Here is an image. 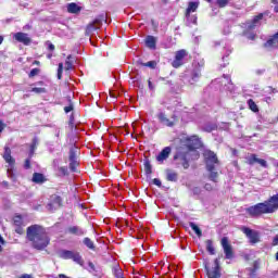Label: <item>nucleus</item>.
Masks as SVG:
<instances>
[{
  "label": "nucleus",
  "instance_id": "nucleus-47",
  "mask_svg": "<svg viewBox=\"0 0 278 278\" xmlns=\"http://www.w3.org/2000/svg\"><path fill=\"white\" fill-rule=\"evenodd\" d=\"M152 181L154 186H157V188H162V180H160V178H154Z\"/></svg>",
  "mask_w": 278,
  "mask_h": 278
},
{
  "label": "nucleus",
  "instance_id": "nucleus-60",
  "mask_svg": "<svg viewBox=\"0 0 278 278\" xmlns=\"http://www.w3.org/2000/svg\"><path fill=\"white\" fill-rule=\"evenodd\" d=\"M47 58H48V60H51V58H53V54L49 53V54L47 55Z\"/></svg>",
  "mask_w": 278,
  "mask_h": 278
},
{
  "label": "nucleus",
  "instance_id": "nucleus-5",
  "mask_svg": "<svg viewBox=\"0 0 278 278\" xmlns=\"http://www.w3.org/2000/svg\"><path fill=\"white\" fill-rule=\"evenodd\" d=\"M59 255L60 257H62V260H73V262H75L79 266H84V258L81 257V254H79V252L62 250Z\"/></svg>",
  "mask_w": 278,
  "mask_h": 278
},
{
  "label": "nucleus",
  "instance_id": "nucleus-59",
  "mask_svg": "<svg viewBox=\"0 0 278 278\" xmlns=\"http://www.w3.org/2000/svg\"><path fill=\"white\" fill-rule=\"evenodd\" d=\"M274 12L278 14V4L274 8Z\"/></svg>",
  "mask_w": 278,
  "mask_h": 278
},
{
  "label": "nucleus",
  "instance_id": "nucleus-19",
  "mask_svg": "<svg viewBox=\"0 0 278 278\" xmlns=\"http://www.w3.org/2000/svg\"><path fill=\"white\" fill-rule=\"evenodd\" d=\"M265 47H269L271 49L278 48V33L274 35L273 38L267 40V42L265 43Z\"/></svg>",
  "mask_w": 278,
  "mask_h": 278
},
{
  "label": "nucleus",
  "instance_id": "nucleus-18",
  "mask_svg": "<svg viewBox=\"0 0 278 278\" xmlns=\"http://www.w3.org/2000/svg\"><path fill=\"white\" fill-rule=\"evenodd\" d=\"M100 25H101L100 20H96L93 23L89 24L86 28V35L90 36V34H92V31H97V29H99Z\"/></svg>",
  "mask_w": 278,
  "mask_h": 278
},
{
  "label": "nucleus",
  "instance_id": "nucleus-20",
  "mask_svg": "<svg viewBox=\"0 0 278 278\" xmlns=\"http://www.w3.org/2000/svg\"><path fill=\"white\" fill-rule=\"evenodd\" d=\"M165 174H166L167 181H177V179L179 178V175L177 174V172L173 169H166Z\"/></svg>",
  "mask_w": 278,
  "mask_h": 278
},
{
  "label": "nucleus",
  "instance_id": "nucleus-8",
  "mask_svg": "<svg viewBox=\"0 0 278 278\" xmlns=\"http://www.w3.org/2000/svg\"><path fill=\"white\" fill-rule=\"evenodd\" d=\"M241 230L247 236V238H249L250 244H257V242H261L260 232H257V230H253L247 227H243Z\"/></svg>",
  "mask_w": 278,
  "mask_h": 278
},
{
  "label": "nucleus",
  "instance_id": "nucleus-44",
  "mask_svg": "<svg viewBox=\"0 0 278 278\" xmlns=\"http://www.w3.org/2000/svg\"><path fill=\"white\" fill-rule=\"evenodd\" d=\"M256 164H260L261 166H263V168L268 167V163L264 159H258V162Z\"/></svg>",
  "mask_w": 278,
  "mask_h": 278
},
{
  "label": "nucleus",
  "instance_id": "nucleus-30",
  "mask_svg": "<svg viewBox=\"0 0 278 278\" xmlns=\"http://www.w3.org/2000/svg\"><path fill=\"white\" fill-rule=\"evenodd\" d=\"M248 105L252 112H260V109L257 108V104L255 103V101H253V99L248 100Z\"/></svg>",
  "mask_w": 278,
  "mask_h": 278
},
{
  "label": "nucleus",
  "instance_id": "nucleus-36",
  "mask_svg": "<svg viewBox=\"0 0 278 278\" xmlns=\"http://www.w3.org/2000/svg\"><path fill=\"white\" fill-rule=\"evenodd\" d=\"M191 77H192V81H197L199 79V77H201V71H199V70L193 71L191 74Z\"/></svg>",
  "mask_w": 278,
  "mask_h": 278
},
{
  "label": "nucleus",
  "instance_id": "nucleus-9",
  "mask_svg": "<svg viewBox=\"0 0 278 278\" xmlns=\"http://www.w3.org/2000/svg\"><path fill=\"white\" fill-rule=\"evenodd\" d=\"M70 170L72 173H77V167L79 166V161H77V148H72L70 150Z\"/></svg>",
  "mask_w": 278,
  "mask_h": 278
},
{
  "label": "nucleus",
  "instance_id": "nucleus-2",
  "mask_svg": "<svg viewBox=\"0 0 278 278\" xmlns=\"http://www.w3.org/2000/svg\"><path fill=\"white\" fill-rule=\"evenodd\" d=\"M27 239L33 244V249H37V251H42L49 247V235H47V230L39 225H33L27 228Z\"/></svg>",
  "mask_w": 278,
  "mask_h": 278
},
{
  "label": "nucleus",
  "instance_id": "nucleus-42",
  "mask_svg": "<svg viewBox=\"0 0 278 278\" xmlns=\"http://www.w3.org/2000/svg\"><path fill=\"white\" fill-rule=\"evenodd\" d=\"M260 161V159H257V155L252 154L249 159V164H257V162Z\"/></svg>",
  "mask_w": 278,
  "mask_h": 278
},
{
  "label": "nucleus",
  "instance_id": "nucleus-35",
  "mask_svg": "<svg viewBox=\"0 0 278 278\" xmlns=\"http://www.w3.org/2000/svg\"><path fill=\"white\" fill-rule=\"evenodd\" d=\"M72 68H73V62H71V55H68L65 61V71H71Z\"/></svg>",
  "mask_w": 278,
  "mask_h": 278
},
{
  "label": "nucleus",
  "instance_id": "nucleus-10",
  "mask_svg": "<svg viewBox=\"0 0 278 278\" xmlns=\"http://www.w3.org/2000/svg\"><path fill=\"white\" fill-rule=\"evenodd\" d=\"M208 278H220V258H215L214 266L211 269L206 268Z\"/></svg>",
  "mask_w": 278,
  "mask_h": 278
},
{
  "label": "nucleus",
  "instance_id": "nucleus-53",
  "mask_svg": "<svg viewBox=\"0 0 278 278\" xmlns=\"http://www.w3.org/2000/svg\"><path fill=\"white\" fill-rule=\"evenodd\" d=\"M5 129V124L0 119V134Z\"/></svg>",
  "mask_w": 278,
  "mask_h": 278
},
{
  "label": "nucleus",
  "instance_id": "nucleus-27",
  "mask_svg": "<svg viewBox=\"0 0 278 278\" xmlns=\"http://www.w3.org/2000/svg\"><path fill=\"white\" fill-rule=\"evenodd\" d=\"M225 81H228V85H225L226 90H229V92H233V84L231 83V77L228 75H224Z\"/></svg>",
  "mask_w": 278,
  "mask_h": 278
},
{
  "label": "nucleus",
  "instance_id": "nucleus-25",
  "mask_svg": "<svg viewBox=\"0 0 278 278\" xmlns=\"http://www.w3.org/2000/svg\"><path fill=\"white\" fill-rule=\"evenodd\" d=\"M206 3H212L214 0H205ZM231 3V0H216V5L218 8H227V5Z\"/></svg>",
  "mask_w": 278,
  "mask_h": 278
},
{
  "label": "nucleus",
  "instance_id": "nucleus-28",
  "mask_svg": "<svg viewBox=\"0 0 278 278\" xmlns=\"http://www.w3.org/2000/svg\"><path fill=\"white\" fill-rule=\"evenodd\" d=\"M189 227H191L192 231H194V233H197V236L199 238H201V236H203V232L201 231V228H199V226H197V224L190 223Z\"/></svg>",
  "mask_w": 278,
  "mask_h": 278
},
{
  "label": "nucleus",
  "instance_id": "nucleus-31",
  "mask_svg": "<svg viewBox=\"0 0 278 278\" xmlns=\"http://www.w3.org/2000/svg\"><path fill=\"white\" fill-rule=\"evenodd\" d=\"M206 251H208L211 255H214L216 253V250L214 249V243L212 242V240L206 241Z\"/></svg>",
  "mask_w": 278,
  "mask_h": 278
},
{
  "label": "nucleus",
  "instance_id": "nucleus-37",
  "mask_svg": "<svg viewBox=\"0 0 278 278\" xmlns=\"http://www.w3.org/2000/svg\"><path fill=\"white\" fill-rule=\"evenodd\" d=\"M208 173H210V179H211L212 181H216V179H218V173H217V172H215V170L213 169V170H208Z\"/></svg>",
  "mask_w": 278,
  "mask_h": 278
},
{
  "label": "nucleus",
  "instance_id": "nucleus-34",
  "mask_svg": "<svg viewBox=\"0 0 278 278\" xmlns=\"http://www.w3.org/2000/svg\"><path fill=\"white\" fill-rule=\"evenodd\" d=\"M141 66H147L148 68H155V66H157V62L149 61L147 63H141Z\"/></svg>",
  "mask_w": 278,
  "mask_h": 278
},
{
  "label": "nucleus",
  "instance_id": "nucleus-1",
  "mask_svg": "<svg viewBox=\"0 0 278 278\" xmlns=\"http://www.w3.org/2000/svg\"><path fill=\"white\" fill-rule=\"evenodd\" d=\"M182 142L189 149L187 152H177L174 160H178L185 169L190 168V160H199V149L201 147V139L198 136H191L182 139Z\"/></svg>",
  "mask_w": 278,
  "mask_h": 278
},
{
  "label": "nucleus",
  "instance_id": "nucleus-57",
  "mask_svg": "<svg viewBox=\"0 0 278 278\" xmlns=\"http://www.w3.org/2000/svg\"><path fill=\"white\" fill-rule=\"evenodd\" d=\"M268 92H278L277 89H273V87H268Z\"/></svg>",
  "mask_w": 278,
  "mask_h": 278
},
{
  "label": "nucleus",
  "instance_id": "nucleus-45",
  "mask_svg": "<svg viewBox=\"0 0 278 278\" xmlns=\"http://www.w3.org/2000/svg\"><path fill=\"white\" fill-rule=\"evenodd\" d=\"M88 266H89V273H97V267L94 266V263L89 262Z\"/></svg>",
  "mask_w": 278,
  "mask_h": 278
},
{
  "label": "nucleus",
  "instance_id": "nucleus-41",
  "mask_svg": "<svg viewBox=\"0 0 278 278\" xmlns=\"http://www.w3.org/2000/svg\"><path fill=\"white\" fill-rule=\"evenodd\" d=\"M31 92H35L36 94H42V92H47L45 88L35 87L31 89Z\"/></svg>",
  "mask_w": 278,
  "mask_h": 278
},
{
  "label": "nucleus",
  "instance_id": "nucleus-4",
  "mask_svg": "<svg viewBox=\"0 0 278 278\" xmlns=\"http://www.w3.org/2000/svg\"><path fill=\"white\" fill-rule=\"evenodd\" d=\"M3 160L7 162V164H9L8 167V176L10 177V179H15L14 177V164H16V161L14 160V157H12V150L10 149V147H4V153H3Z\"/></svg>",
  "mask_w": 278,
  "mask_h": 278
},
{
  "label": "nucleus",
  "instance_id": "nucleus-24",
  "mask_svg": "<svg viewBox=\"0 0 278 278\" xmlns=\"http://www.w3.org/2000/svg\"><path fill=\"white\" fill-rule=\"evenodd\" d=\"M157 42V39H155V37L153 36H148L146 38V46L149 48V49H155V45Z\"/></svg>",
  "mask_w": 278,
  "mask_h": 278
},
{
  "label": "nucleus",
  "instance_id": "nucleus-17",
  "mask_svg": "<svg viewBox=\"0 0 278 278\" xmlns=\"http://www.w3.org/2000/svg\"><path fill=\"white\" fill-rule=\"evenodd\" d=\"M262 18H264V14L260 13L256 15L251 23H248V29H255V27H260Z\"/></svg>",
  "mask_w": 278,
  "mask_h": 278
},
{
  "label": "nucleus",
  "instance_id": "nucleus-22",
  "mask_svg": "<svg viewBox=\"0 0 278 278\" xmlns=\"http://www.w3.org/2000/svg\"><path fill=\"white\" fill-rule=\"evenodd\" d=\"M143 167H144V173L146 175L149 177L152 175L153 173V166L151 165V161H149V159H146L143 161Z\"/></svg>",
  "mask_w": 278,
  "mask_h": 278
},
{
  "label": "nucleus",
  "instance_id": "nucleus-64",
  "mask_svg": "<svg viewBox=\"0 0 278 278\" xmlns=\"http://www.w3.org/2000/svg\"><path fill=\"white\" fill-rule=\"evenodd\" d=\"M276 260H277V262H278V252L276 253Z\"/></svg>",
  "mask_w": 278,
  "mask_h": 278
},
{
  "label": "nucleus",
  "instance_id": "nucleus-58",
  "mask_svg": "<svg viewBox=\"0 0 278 278\" xmlns=\"http://www.w3.org/2000/svg\"><path fill=\"white\" fill-rule=\"evenodd\" d=\"M193 192H194L195 194H199V192H201V189L195 188V189L193 190Z\"/></svg>",
  "mask_w": 278,
  "mask_h": 278
},
{
  "label": "nucleus",
  "instance_id": "nucleus-32",
  "mask_svg": "<svg viewBox=\"0 0 278 278\" xmlns=\"http://www.w3.org/2000/svg\"><path fill=\"white\" fill-rule=\"evenodd\" d=\"M36 147H38V138H34L33 139V143L30 146V152H29V157H33L34 156V153L36 151Z\"/></svg>",
  "mask_w": 278,
  "mask_h": 278
},
{
  "label": "nucleus",
  "instance_id": "nucleus-62",
  "mask_svg": "<svg viewBox=\"0 0 278 278\" xmlns=\"http://www.w3.org/2000/svg\"><path fill=\"white\" fill-rule=\"evenodd\" d=\"M56 138H60V130H56Z\"/></svg>",
  "mask_w": 278,
  "mask_h": 278
},
{
  "label": "nucleus",
  "instance_id": "nucleus-43",
  "mask_svg": "<svg viewBox=\"0 0 278 278\" xmlns=\"http://www.w3.org/2000/svg\"><path fill=\"white\" fill-rule=\"evenodd\" d=\"M40 73L39 68H33L28 75V77H36Z\"/></svg>",
  "mask_w": 278,
  "mask_h": 278
},
{
  "label": "nucleus",
  "instance_id": "nucleus-6",
  "mask_svg": "<svg viewBox=\"0 0 278 278\" xmlns=\"http://www.w3.org/2000/svg\"><path fill=\"white\" fill-rule=\"evenodd\" d=\"M204 159L206 162V169L207 170H215V164H218V156L212 150L204 151Z\"/></svg>",
  "mask_w": 278,
  "mask_h": 278
},
{
  "label": "nucleus",
  "instance_id": "nucleus-3",
  "mask_svg": "<svg viewBox=\"0 0 278 278\" xmlns=\"http://www.w3.org/2000/svg\"><path fill=\"white\" fill-rule=\"evenodd\" d=\"M278 210V194L270 197L267 201L257 203L247 208L250 216L257 217L264 214H275Z\"/></svg>",
  "mask_w": 278,
  "mask_h": 278
},
{
  "label": "nucleus",
  "instance_id": "nucleus-33",
  "mask_svg": "<svg viewBox=\"0 0 278 278\" xmlns=\"http://www.w3.org/2000/svg\"><path fill=\"white\" fill-rule=\"evenodd\" d=\"M216 124H206L203 126V131H207V134H211V131L216 130Z\"/></svg>",
  "mask_w": 278,
  "mask_h": 278
},
{
  "label": "nucleus",
  "instance_id": "nucleus-51",
  "mask_svg": "<svg viewBox=\"0 0 278 278\" xmlns=\"http://www.w3.org/2000/svg\"><path fill=\"white\" fill-rule=\"evenodd\" d=\"M271 245L273 247H278V233L274 237Z\"/></svg>",
  "mask_w": 278,
  "mask_h": 278
},
{
  "label": "nucleus",
  "instance_id": "nucleus-49",
  "mask_svg": "<svg viewBox=\"0 0 278 278\" xmlns=\"http://www.w3.org/2000/svg\"><path fill=\"white\" fill-rule=\"evenodd\" d=\"M24 168H26V169L31 168V161H30L29 159H27V160L25 161V163H24Z\"/></svg>",
  "mask_w": 278,
  "mask_h": 278
},
{
  "label": "nucleus",
  "instance_id": "nucleus-29",
  "mask_svg": "<svg viewBox=\"0 0 278 278\" xmlns=\"http://www.w3.org/2000/svg\"><path fill=\"white\" fill-rule=\"evenodd\" d=\"M83 242L87 249L94 251V242H92L90 238L86 237Z\"/></svg>",
  "mask_w": 278,
  "mask_h": 278
},
{
  "label": "nucleus",
  "instance_id": "nucleus-16",
  "mask_svg": "<svg viewBox=\"0 0 278 278\" xmlns=\"http://www.w3.org/2000/svg\"><path fill=\"white\" fill-rule=\"evenodd\" d=\"M198 9H199V0L190 1L188 3V8L186 10V18H188V21H190V13L197 12Z\"/></svg>",
  "mask_w": 278,
  "mask_h": 278
},
{
  "label": "nucleus",
  "instance_id": "nucleus-7",
  "mask_svg": "<svg viewBox=\"0 0 278 278\" xmlns=\"http://www.w3.org/2000/svg\"><path fill=\"white\" fill-rule=\"evenodd\" d=\"M185 58H188V51H186L185 49L177 51L175 54V59L172 62V66L174 68H179L180 66H184Z\"/></svg>",
  "mask_w": 278,
  "mask_h": 278
},
{
  "label": "nucleus",
  "instance_id": "nucleus-39",
  "mask_svg": "<svg viewBox=\"0 0 278 278\" xmlns=\"http://www.w3.org/2000/svg\"><path fill=\"white\" fill-rule=\"evenodd\" d=\"M114 276H115L116 278H124V277H123V269H121V268H118V267L114 268Z\"/></svg>",
  "mask_w": 278,
  "mask_h": 278
},
{
  "label": "nucleus",
  "instance_id": "nucleus-23",
  "mask_svg": "<svg viewBox=\"0 0 278 278\" xmlns=\"http://www.w3.org/2000/svg\"><path fill=\"white\" fill-rule=\"evenodd\" d=\"M67 12H70V14H77V13L81 12V8H79V5H77V3L72 2V3L67 4Z\"/></svg>",
  "mask_w": 278,
  "mask_h": 278
},
{
  "label": "nucleus",
  "instance_id": "nucleus-55",
  "mask_svg": "<svg viewBox=\"0 0 278 278\" xmlns=\"http://www.w3.org/2000/svg\"><path fill=\"white\" fill-rule=\"evenodd\" d=\"M20 278H31V275H29V274H24V275H22Z\"/></svg>",
  "mask_w": 278,
  "mask_h": 278
},
{
  "label": "nucleus",
  "instance_id": "nucleus-61",
  "mask_svg": "<svg viewBox=\"0 0 278 278\" xmlns=\"http://www.w3.org/2000/svg\"><path fill=\"white\" fill-rule=\"evenodd\" d=\"M271 3H275L276 5H278V0H271Z\"/></svg>",
  "mask_w": 278,
  "mask_h": 278
},
{
  "label": "nucleus",
  "instance_id": "nucleus-21",
  "mask_svg": "<svg viewBox=\"0 0 278 278\" xmlns=\"http://www.w3.org/2000/svg\"><path fill=\"white\" fill-rule=\"evenodd\" d=\"M68 233H72L73 236H84L86 233V231H84V229H81L78 226H72L67 229Z\"/></svg>",
  "mask_w": 278,
  "mask_h": 278
},
{
  "label": "nucleus",
  "instance_id": "nucleus-52",
  "mask_svg": "<svg viewBox=\"0 0 278 278\" xmlns=\"http://www.w3.org/2000/svg\"><path fill=\"white\" fill-rule=\"evenodd\" d=\"M65 114H68V112H73V105H68L64 108Z\"/></svg>",
  "mask_w": 278,
  "mask_h": 278
},
{
  "label": "nucleus",
  "instance_id": "nucleus-63",
  "mask_svg": "<svg viewBox=\"0 0 278 278\" xmlns=\"http://www.w3.org/2000/svg\"><path fill=\"white\" fill-rule=\"evenodd\" d=\"M2 42H3V37L0 36V45H2Z\"/></svg>",
  "mask_w": 278,
  "mask_h": 278
},
{
  "label": "nucleus",
  "instance_id": "nucleus-46",
  "mask_svg": "<svg viewBox=\"0 0 278 278\" xmlns=\"http://www.w3.org/2000/svg\"><path fill=\"white\" fill-rule=\"evenodd\" d=\"M60 175H68V167H59Z\"/></svg>",
  "mask_w": 278,
  "mask_h": 278
},
{
  "label": "nucleus",
  "instance_id": "nucleus-54",
  "mask_svg": "<svg viewBox=\"0 0 278 278\" xmlns=\"http://www.w3.org/2000/svg\"><path fill=\"white\" fill-rule=\"evenodd\" d=\"M148 86L151 90H155V87L153 86V83H151V80H148Z\"/></svg>",
  "mask_w": 278,
  "mask_h": 278
},
{
  "label": "nucleus",
  "instance_id": "nucleus-40",
  "mask_svg": "<svg viewBox=\"0 0 278 278\" xmlns=\"http://www.w3.org/2000/svg\"><path fill=\"white\" fill-rule=\"evenodd\" d=\"M64 71V64L59 63V68H58V79H62V73Z\"/></svg>",
  "mask_w": 278,
  "mask_h": 278
},
{
  "label": "nucleus",
  "instance_id": "nucleus-56",
  "mask_svg": "<svg viewBox=\"0 0 278 278\" xmlns=\"http://www.w3.org/2000/svg\"><path fill=\"white\" fill-rule=\"evenodd\" d=\"M191 23H193V25H197V16L191 17Z\"/></svg>",
  "mask_w": 278,
  "mask_h": 278
},
{
  "label": "nucleus",
  "instance_id": "nucleus-12",
  "mask_svg": "<svg viewBox=\"0 0 278 278\" xmlns=\"http://www.w3.org/2000/svg\"><path fill=\"white\" fill-rule=\"evenodd\" d=\"M13 38L17 42H22V45H25L26 47L31 45V38H29V35L27 33H16L13 35Z\"/></svg>",
  "mask_w": 278,
  "mask_h": 278
},
{
  "label": "nucleus",
  "instance_id": "nucleus-26",
  "mask_svg": "<svg viewBox=\"0 0 278 278\" xmlns=\"http://www.w3.org/2000/svg\"><path fill=\"white\" fill-rule=\"evenodd\" d=\"M33 181L34 184H45V175L40 173H35L33 175Z\"/></svg>",
  "mask_w": 278,
  "mask_h": 278
},
{
  "label": "nucleus",
  "instance_id": "nucleus-48",
  "mask_svg": "<svg viewBox=\"0 0 278 278\" xmlns=\"http://www.w3.org/2000/svg\"><path fill=\"white\" fill-rule=\"evenodd\" d=\"M46 45L48 46L49 51H55V46L51 43V41H47Z\"/></svg>",
  "mask_w": 278,
  "mask_h": 278
},
{
  "label": "nucleus",
  "instance_id": "nucleus-50",
  "mask_svg": "<svg viewBox=\"0 0 278 278\" xmlns=\"http://www.w3.org/2000/svg\"><path fill=\"white\" fill-rule=\"evenodd\" d=\"M2 244H5V240H4L3 237H1V235H0V253L3 252V247H2Z\"/></svg>",
  "mask_w": 278,
  "mask_h": 278
},
{
  "label": "nucleus",
  "instance_id": "nucleus-15",
  "mask_svg": "<svg viewBox=\"0 0 278 278\" xmlns=\"http://www.w3.org/2000/svg\"><path fill=\"white\" fill-rule=\"evenodd\" d=\"M157 118L162 125L165 127H175V122L170 121L167 116L166 113L161 112L157 114Z\"/></svg>",
  "mask_w": 278,
  "mask_h": 278
},
{
  "label": "nucleus",
  "instance_id": "nucleus-13",
  "mask_svg": "<svg viewBox=\"0 0 278 278\" xmlns=\"http://www.w3.org/2000/svg\"><path fill=\"white\" fill-rule=\"evenodd\" d=\"M62 206V198H60V195H52L50 203L48 204V210H50V212H53V210H58V207Z\"/></svg>",
  "mask_w": 278,
  "mask_h": 278
},
{
  "label": "nucleus",
  "instance_id": "nucleus-38",
  "mask_svg": "<svg viewBox=\"0 0 278 278\" xmlns=\"http://www.w3.org/2000/svg\"><path fill=\"white\" fill-rule=\"evenodd\" d=\"M14 225H16L17 227H21V225H23V217H21V215L14 217Z\"/></svg>",
  "mask_w": 278,
  "mask_h": 278
},
{
  "label": "nucleus",
  "instance_id": "nucleus-14",
  "mask_svg": "<svg viewBox=\"0 0 278 278\" xmlns=\"http://www.w3.org/2000/svg\"><path fill=\"white\" fill-rule=\"evenodd\" d=\"M170 147H165L156 156V161L159 162V164H164L165 160H168L169 155H170Z\"/></svg>",
  "mask_w": 278,
  "mask_h": 278
},
{
  "label": "nucleus",
  "instance_id": "nucleus-11",
  "mask_svg": "<svg viewBox=\"0 0 278 278\" xmlns=\"http://www.w3.org/2000/svg\"><path fill=\"white\" fill-rule=\"evenodd\" d=\"M222 247L226 255V260H233V248L229 244V239L227 237L222 239Z\"/></svg>",
  "mask_w": 278,
  "mask_h": 278
}]
</instances>
